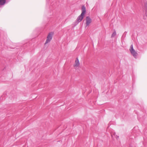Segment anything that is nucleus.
Instances as JSON below:
<instances>
[{
    "instance_id": "1",
    "label": "nucleus",
    "mask_w": 147,
    "mask_h": 147,
    "mask_svg": "<svg viewBox=\"0 0 147 147\" xmlns=\"http://www.w3.org/2000/svg\"><path fill=\"white\" fill-rule=\"evenodd\" d=\"M46 4L49 6V17L45 28L53 29L57 23H59L62 18L60 12L59 2L58 0H46Z\"/></svg>"
},
{
    "instance_id": "2",
    "label": "nucleus",
    "mask_w": 147,
    "mask_h": 147,
    "mask_svg": "<svg viewBox=\"0 0 147 147\" xmlns=\"http://www.w3.org/2000/svg\"><path fill=\"white\" fill-rule=\"evenodd\" d=\"M133 103L136 106V108L139 109L140 112L134 110V112L137 114L138 120L141 123L143 126H144L143 134L144 142L142 143V145L141 146L136 144L135 147H147V118L146 111L143 107L144 103L142 101L140 103L138 102L135 99H133L132 100ZM128 147H133L131 144H129Z\"/></svg>"
},
{
    "instance_id": "3",
    "label": "nucleus",
    "mask_w": 147,
    "mask_h": 147,
    "mask_svg": "<svg viewBox=\"0 0 147 147\" xmlns=\"http://www.w3.org/2000/svg\"><path fill=\"white\" fill-rule=\"evenodd\" d=\"M35 39L27 40L23 41L21 43H17L13 47H10V48L12 49L16 56L17 55L24 54L26 52H29L32 53L34 51L33 45Z\"/></svg>"
},
{
    "instance_id": "4",
    "label": "nucleus",
    "mask_w": 147,
    "mask_h": 147,
    "mask_svg": "<svg viewBox=\"0 0 147 147\" xmlns=\"http://www.w3.org/2000/svg\"><path fill=\"white\" fill-rule=\"evenodd\" d=\"M33 33L36 36L41 38L44 37L46 34L45 28L43 27L36 28L33 31Z\"/></svg>"
},
{
    "instance_id": "5",
    "label": "nucleus",
    "mask_w": 147,
    "mask_h": 147,
    "mask_svg": "<svg viewBox=\"0 0 147 147\" xmlns=\"http://www.w3.org/2000/svg\"><path fill=\"white\" fill-rule=\"evenodd\" d=\"M81 10L82 12L81 14L78 17L74 23V26H76L79 22L82 20L86 14V8L84 5H82V6Z\"/></svg>"
},
{
    "instance_id": "6",
    "label": "nucleus",
    "mask_w": 147,
    "mask_h": 147,
    "mask_svg": "<svg viewBox=\"0 0 147 147\" xmlns=\"http://www.w3.org/2000/svg\"><path fill=\"white\" fill-rule=\"evenodd\" d=\"M129 93L126 92L125 90H123L121 92H118V94L117 95V97H118V101L119 103L122 101V99L124 98V101L128 99L129 97Z\"/></svg>"
},
{
    "instance_id": "7",
    "label": "nucleus",
    "mask_w": 147,
    "mask_h": 147,
    "mask_svg": "<svg viewBox=\"0 0 147 147\" xmlns=\"http://www.w3.org/2000/svg\"><path fill=\"white\" fill-rule=\"evenodd\" d=\"M7 92H5L3 94L0 98V102H1L5 100L7 97L11 100H13L15 98V95L13 94V92H11L10 94L7 95Z\"/></svg>"
},
{
    "instance_id": "8",
    "label": "nucleus",
    "mask_w": 147,
    "mask_h": 147,
    "mask_svg": "<svg viewBox=\"0 0 147 147\" xmlns=\"http://www.w3.org/2000/svg\"><path fill=\"white\" fill-rule=\"evenodd\" d=\"M140 133V131L139 129V127L138 126H136L132 129L129 138L134 140L136 137L138 136Z\"/></svg>"
},
{
    "instance_id": "9",
    "label": "nucleus",
    "mask_w": 147,
    "mask_h": 147,
    "mask_svg": "<svg viewBox=\"0 0 147 147\" xmlns=\"http://www.w3.org/2000/svg\"><path fill=\"white\" fill-rule=\"evenodd\" d=\"M147 48V42L142 45H139L138 47V50L141 53H144Z\"/></svg>"
},
{
    "instance_id": "10",
    "label": "nucleus",
    "mask_w": 147,
    "mask_h": 147,
    "mask_svg": "<svg viewBox=\"0 0 147 147\" xmlns=\"http://www.w3.org/2000/svg\"><path fill=\"white\" fill-rule=\"evenodd\" d=\"M54 34V33L53 32H50L48 33L46 40L45 43V45L50 42L52 39L53 37Z\"/></svg>"
},
{
    "instance_id": "11",
    "label": "nucleus",
    "mask_w": 147,
    "mask_h": 147,
    "mask_svg": "<svg viewBox=\"0 0 147 147\" xmlns=\"http://www.w3.org/2000/svg\"><path fill=\"white\" fill-rule=\"evenodd\" d=\"M129 50L131 54L135 58H136L138 53L134 49L133 45H131L130 46Z\"/></svg>"
},
{
    "instance_id": "12",
    "label": "nucleus",
    "mask_w": 147,
    "mask_h": 147,
    "mask_svg": "<svg viewBox=\"0 0 147 147\" xmlns=\"http://www.w3.org/2000/svg\"><path fill=\"white\" fill-rule=\"evenodd\" d=\"M3 31L0 29V46H4L5 45L4 40L3 38Z\"/></svg>"
},
{
    "instance_id": "13",
    "label": "nucleus",
    "mask_w": 147,
    "mask_h": 147,
    "mask_svg": "<svg viewBox=\"0 0 147 147\" xmlns=\"http://www.w3.org/2000/svg\"><path fill=\"white\" fill-rule=\"evenodd\" d=\"M92 22V20L89 16H87L86 18V27L89 26Z\"/></svg>"
},
{
    "instance_id": "14",
    "label": "nucleus",
    "mask_w": 147,
    "mask_h": 147,
    "mask_svg": "<svg viewBox=\"0 0 147 147\" xmlns=\"http://www.w3.org/2000/svg\"><path fill=\"white\" fill-rule=\"evenodd\" d=\"M11 0H0V8H2L5 4L7 3Z\"/></svg>"
},
{
    "instance_id": "15",
    "label": "nucleus",
    "mask_w": 147,
    "mask_h": 147,
    "mask_svg": "<svg viewBox=\"0 0 147 147\" xmlns=\"http://www.w3.org/2000/svg\"><path fill=\"white\" fill-rule=\"evenodd\" d=\"M111 136L112 139L114 140V138H115L117 140L119 138V136L116 135L115 132L113 131L111 133Z\"/></svg>"
},
{
    "instance_id": "16",
    "label": "nucleus",
    "mask_w": 147,
    "mask_h": 147,
    "mask_svg": "<svg viewBox=\"0 0 147 147\" xmlns=\"http://www.w3.org/2000/svg\"><path fill=\"white\" fill-rule=\"evenodd\" d=\"M80 65V63L78 59V57H76L75 61V63L74 65V67H77L79 66Z\"/></svg>"
},
{
    "instance_id": "17",
    "label": "nucleus",
    "mask_w": 147,
    "mask_h": 147,
    "mask_svg": "<svg viewBox=\"0 0 147 147\" xmlns=\"http://www.w3.org/2000/svg\"><path fill=\"white\" fill-rule=\"evenodd\" d=\"M132 88H133L134 86L135 83L136 77L134 74H133L132 75Z\"/></svg>"
},
{
    "instance_id": "18",
    "label": "nucleus",
    "mask_w": 147,
    "mask_h": 147,
    "mask_svg": "<svg viewBox=\"0 0 147 147\" xmlns=\"http://www.w3.org/2000/svg\"><path fill=\"white\" fill-rule=\"evenodd\" d=\"M2 66V67H0V69L1 71V74H2V73H3L4 71H5L6 70V66L4 64H2V65H1V66Z\"/></svg>"
},
{
    "instance_id": "19",
    "label": "nucleus",
    "mask_w": 147,
    "mask_h": 147,
    "mask_svg": "<svg viewBox=\"0 0 147 147\" xmlns=\"http://www.w3.org/2000/svg\"><path fill=\"white\" fill-rule=\"evenodd\" d=\"M144 10L145 15L147 17V1L144 3Z\"/></svg>"
},
{
    "instance_id": "20",
    "label": "nucleus",
    "mask_w": 147,
    "mask_h": 147,
    "mask_svg": "<svg viewBox=\"0 0 147 147\" xmlns=\"http://www.w3.org/2000/svg\"><path fill=\"white\" fill-rule=\"evenodd\" d=\"M121 118L124 120L126 119L127 118L126 113H123L121 116Z\"/></svg>"
},
{
    "instance_id": "21",
    "label": "nucleus",
    "mask_w": 147,
    "mask_h": 147,
    "mask_svg": "<svg viewBox=\"0 0 147 147\" xmlns=\"http://www.w3.org/2000/svg\"><path fill=\"white\" fill-rule=\"evenodd\" d=\"M116 35V33L115 30H114V31L113 32L111 35V38H113Z\"/></svg>"
},
{
    "instance_id": "22",
    "label": "nucleus",
    "mask_w": 147,
    "mask_h": 147,
    "mask_svg": "<svg viewBox=\"0 0 147 147\" xmlns=\"http://www.w3.org/2000/svg\"><path fill=\"white\" fill-rule=\"evenodd\" d=\"M127 33V32L125 31L123 33V34L122 36H121V38L122 39L123 38H124L126 36V34Z\"/></svg>"
},
{
    "instance_id": "23",
    "label": "nucleus",
    "mask_w": 147,
    "mask_h": 147,
    "mask_svg": "<svg viewBox=\"0 0 147 147\" xmlns=\"http://www.w3.org/2000/svg\"><path fill=\"white\" fill-rule=\"evenodd\" d=\"M84 138H88V136H84Z\"/></svg>"
},
{
    "instance_id": "24",
    "label": "nucleus",
    "mask_w": 147,
    "mask_h": 147,
    "mask_svg": "<svg viewBox=\"0 0 147 147\" xmlns=\"http://www.w3.org/2000/svg\"><path fill=\"white\" fill-rule=\"evenodd\" d=\"M91 91L89 93H90V92H91Z\"/></svg>"
},
{
    "instance_id": "25",
    "label": "nucleus",
    "mask_w": 147,
    "mask_h": 147,
    "mask_svg": "<svg viewBox=\"0 0 147 147\" xmlns=\"http://www.w3.org/2000/svg\"><path fill=\"white\" fill-rule=\"evenodd\" d=\"M3 112H5V111H3Z\"/></svg>"
},
{
    "instance_id": "26",
    "label": "nucleus",
    "mask_w": 147,
    "mask_h": 147,
    "mask_svg": "<svg viewBox=\"0 0 147 147\" xmlns=\"http://www.w3.org/2000/svg\"><path fill=\"white\" fill-rule=\"evenodd\" d=\"M1 114H0V115Z\"/></svg>"
}]
</instances>
